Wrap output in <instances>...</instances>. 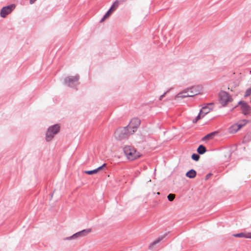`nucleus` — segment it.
<instances>
[{
	"label": "nucleus",
	"mask_w": 251,
	"mask_h": 251,
	"mask_svg": "<svg viewBox=\"0 0 251 251\" xmlns=\"http://www.w3.org/2000/svg\"><path fill=\"white\" fill-rule=\"evenodd\" d=\"M123 151L127 159L130 160L137 159L142 156L139 151L131 146H124Z\"/></svg>",
	"instance_id": "f257e3e1"
},
{
	"label": "nucleus",
	"mask_w": 251,
	"mask_h": 251,
	"mask_svg": "<svg viewBox=\"0 0 251 251\" xmlns=\"http://www.w3.org/2000/svg\"><path fill=\"white\" fill-rule=\"evenodd\" d=\"M201 87L200 86H194L187 88L179 93L180 98H184L187 97H193L195 95L200 94L201 91Z\"/></svg>",
	"instance_id": "f03ea898"
},
{
	"label": "nucleus",
	"mask_w": 251,
	"mask_h": 251,
	"mask_svg": "<svg viewBox=\"0 0 251 251\" xmlns=\"http://www.w3.org/2000/svg\"><path fill=\"white\" fill-rule=\"evenodd\" d=\"M132 134L126 127L120 128L117 129L114 133V137L116 140H122L126 139Z\"/></svg>",
	"instance_id": "7ed1b4c3"
},
{
	"label": "nucleus",
	"mask_w": 251,
	"mask_h": 251,
	"mask_svg": "<svg viewBox=\"0 0 251 251\" xmlns=\"http://www.w3.org/2000/svg\"><path fill=\"white\" fill-rule=\"evenodd\" d=\"M59 130L60 126L58 125H55L50 126L46 133V141L48 142L51 141L53 138L54 135L59 132Z\"/></svg>",
	"instance_id": "20e7f679"
},
{
	"label": "nucleus",
	"mask_w": 251,
	"mask_h": 251,
	"mask_svg": "<svg viewBox=\"0 0 251 251\" xmlns=\"http://www.w3.org/2000/svg\"><path fill=\"white\" fill-rule=\"evenodd\" d=\"M219 100L220 103L223 106H225L229 102L232 101L231 96L225 91H221L219 95Z\"/></svg>",
	"instance_id": "39448f33"
},
{
	"label": "nucleus",
	"mask_w": 251,
	"mask_h": 251,
	"mask_svg": "<svg viewBox=\"0 0 251 251\" xmlns=\"http://www.w3.org/2000/svg\"><path fill=\"white\" fill-rule=\"evenodd\" d=\"M140 124V120L137 118L132 119L126 126L130 133L133 134L139 127Z\"/></svg>",
	"instance_id": "423d86ee"
},
{
	"label": "nucleus",
	"mask_w": 251,
	"mask_h": 251,
	"mask_svg": "<svg viewBox=\"0 0 251 251\" xmlns=\"http://www.w3.org/2000/svg\"><path fill=\"white\" fill-rule=\"evenodd\" d=\"M15 8V5L14 4H11L2 7L0 12L1 17L5 18L8 15L12 12Z\"/></svg>",
	"instance_id": "0eeeda50"
},
{
	"label": "nucleus",
	"mask_w": 251,
	"mask_h": 251,
	"mask_svg": "<svg viewBox=\"0 0 251 251\" xmlns=\"http://www.w3.org/2000/svg\"><path fill=\"white\" fill-rule=\"evenodd\" d=\"M247 122L246 120H242L240 121L238 123L234 124L231 126L229 129V132L231 133H235L241 128L247 124Z\"/></svg>",
	"instance_id": "6e6552de"
},
{
	"label": "nucleus",
	"mask_w": 251,
	"mask_h": 251,
	"mask_svg": "<svg viewBox=\"0 0 251 251\" xmlns=\"http://www.w3.org/2000/svg\"><path fill=\"white\" fill-rule=\"evenodd\" d=\"M118 6V2L117 1H115L112 5L111 6L108 11L105 14V15L103 16L101 19L100 21V23L103 22L105 20L108 19L112 13L117 9Z\"/></svg>",
	"instance_id": "1a4fd4ad"
},
{
	"label": "nucleus",
	"mask_w": 251,
	"mask_h": 251,
	"mask_svg": "<svg viewBox=\"0 0 251 251\" xmlns=\"http://www.w3.org/2000/svg\"><path fill=\"white\" fill-rule=\"evenodd\" d=\"M211 111L210 108L209 106H206L202 108L200 112L199 115L197 117L196 121H193L194 123L197 122L200 119L203 118L204 116L207 113H209Z\"/></svg>",
	"instance_id": "9d476101"
},
{
	"label": "nucleus",
	"mask_w": 251,
	"mask_h": 251,
	"mask_svg": "<svg viewBox=\"0 0 251 251\" xmlns=\"http://www.w3.org/2000/svg\"><path fill=\"white\" fill-rule=\"evenodd\" d=\"M78 78V75L69 76L65 78V81L68 86H71L74 82L77 81Z\"/></svg>",
	"instance_id": "9b49d317"
},
{
	"label": "nucleus",
	"mask_w": 251,
	"mask_h": 251,
	"mask_svg": "<svg viewBox=\"0 0 251 251\" xmlns=\"http://www.w3.org/2000/svg\"><path fill=\"white\" fill-rule=\"evenodd\" d=\"M239 105L241 106V108L243 111V113L246 115L250 111V107L245 102L241 101L239 103Z\"/></svg>",
	"instance_id": "f8f14e48"
},
{
	"label": "nucleus",
	"mask_w": 251,
	"mask_h": 251,
	"mask_svg": "<svg viewBox=\"0 0 251 251\" xmlns=\"http://www.w3.org/2000/svg\"><path fill=\"white\" fill-rule=\"evenodd\" d=\"M106 164H103L102 166L98 167V168H97L96 169H94V170H92V171H85L84 173L85 174H86L87 175H93V174H97L98 172H99L100 171H101L102 170V169L105 166H106Z\"/></svg>",
	"instance_id": "ddd939ff"
},
{
	"label": "nucleus",
	"mask_w": 251,
	"mask_h": 251,
	"mask_svg": "<svg viewBox=\"0 0 251 251\" xmlns=\"http://www.w3.org/2000/svg\"><path fill=\"white\" fill-rule=\"evenodd\" d=\"M233 236L239 238L251 239V232H242L233 235Z\"/></svg>",
	"instance_id": "4468645a"
},
{
	"label": "nucleus",
	"mask_w": 251,
	"mask_h": 251,
	"mask_svg": "<svg viewBox=\"0 0 251 251\" xmlns=\"http://www.w3.org/2000/svg\"><path fill=\"white\" fill-rule=\"evenodd\" d=\"M92 231L91 228H87L77 232L79 237L84 236Z\"/></svg>",
	"instance_id": "2eb2a0df"
},
{
	"label": "nucleus",
	"mask_w": 251,
	"mask_h": 251,
	"mask_svg": "<svg viewBox=\"0 0 251 251\" xmlns=\"http://www.w3.org/2000/svg\"><path fill=\"white\" fill-rule=\"evenodd\" d=\"M196 172L194 170L192 169L186 173V176L190 178H194L196 177Z\"/></svg>",
	"instance_id": "dca6fc26"
},
{
	"label": "nucleus",
	"mask_w": 251,
	"mask_h": 251,
	"mask_svg": "<svg viewBox=\"0 0 251 251\" xmlns=\"http://www.w3.org/2000/svg\"><path fill=\"white\" fill-rule=\"evenodd\" d=\"M206 148L203 145H200L197 149V151L199 152V153L201 154L205 153L206 152Z\"/></svg>",
	"instance_id": "f3484780"
},
{
	"label": "nucleus",
	"mask_w": 251,
	"mask_h": 251,
	"mask_svg": "<svg viewBox=\"0 0 251 251\" xmlns=\"http://www.w3.org/2000/svg\"><path fill=\"white\" fill-rule=\"evenodd\" d=\"M162 239H163V237H161L158 238V239H157L156 240L154 241L153 242H152L151 244V245L150 246V248L152 249L154 245L159 243L162 240Z\"/></svg>",
	"instance_id": "a211bd4d"
},
{
	"label": "nucleus",
	"mask_w": 251,
	"mask_h": 251,
	"mask_svg": "<svg viewBox=\"0 0 251 251\" xmlns=\"http://www.w3.org/2000/svg\"><path fill=\"white\" fill-rule=\"evenodd\" d=\"M214 135V134L213 133L208 134L207 135L205 136L204 137H203L202 140L205 141L207 140H210L213 138Z\"/></svg>",
	"instance_id": "6ab92c4d"
},
{
	"label": "nucleus",
	"mask_w": 251,
	"mask_h": 251,
	"mask_svg": "<svg viewBox=\"0 0 251 251\" xmlns=\"http://www.w3.org/2000/svg\"><path fill=\"white\" fill-rule=\"evenodd\" d=\"M78 235L77 234V233L74 234V235H73L72 236H70V237H67L66 238V240H72V239H76L77 238H78Z\"/></svg>",
	"instance_id": "aec40b11"
},
{
	"label": "nucleus",
	"mask_w": 251,
	"mask_h": 251,
	"mask_svg": "<svg viewBox=\"0 0 251 251\" xmlns=\"http://www.w3.org/2000/svg\"><path fill=\"white\" fill-rule=\"evenodd\" d=\"M168 199L169 200V201H173L175 198V194H170L168 196Z\"/></svg>",
	"instance_id": "412c9836"
},
{
	"label": "nucleus",
	"mask_w": 251,
	"mask_h": 251,
	"mask_svg": "<svg viewBox=\"0 0 251 251\" xmlns=\"http://www.w3.org/2000/svg\"><path fill=\"white\" fill-rule=\"evenodd\" d=\"M192 158L195 161H198L200 158V156L197 154L194 153L192 155Z\"/></svg>",
	"instance_id": "4be33fe9"
},
{
	"label": "nucleus",
	"mask_w": 251,
	"mask_h": 251,
	"mask_svg": "<svg viewBox=\"0 0 251 251\" xmlns=\"http://www.w3.org/2000/svg\"><path fill=\"white\" fill-rule=\"evenodd\" d=\"M251 95V87L247 90V91H246L245 94V97H248Z\"/></svg>",
	"instance_id": "5701e85b"
},
{
	"label": "nucleus",
	"mask_w": 251,
	"mask_h": 251,
	"mask_svg": "<svg viewBox=\"0 0 251 251\" xmlns=\"http://www.w3.org/2000/svg\"><path fill=\"white\" fill-rule=\"evenodd\" d=\"M37 0H29L30 4H33Z\"/></svg>",
	"instance_id": "b1692460"
},
{
	"label": "nucleus",
	"mask_w": 251,
	"mask_h": 251,
	"mask_svg": "<svg viewBox=\"0 0 251 251\" xmlns=\"http://www.w3.org/2000/svg\"><path fill=\"white\" fill-rule=\"evenodd\" d=\"M166 93H164L163 95H161L160 97V100H161L162 98L165 96Z\"/></svg>",
	"instance_id": "393cba45"
},
{
	"label": "nucleus",
	"mask_w": 251,
	"mask_h": 251,
	"mask_svg": "<svg viewBox=\"0 0 251 251\" xmlns=\"http://www.w3.org/2000/svg\"><path fill=\"white\" fill-rule=\"evenodd\" d=\"M209 176H210V174H209V176H208V175L206 176V178H207L208 177H209Z\"/></svg>",
	"instance_id": "a878e982"
},
{
	"label": "nucleus",
	"mask_w": 251,
	"mask_h": 251,
	"mask_svg": "<svg viewBox=\"0 0 251 251\" xmlns=\"http://www.w3.org/2000/svg\"><path fill=\"white\" fill-rule=\"evenodd\" d=\"M209 176H210V174H209V176H208V175L206 176V178H207L208 177H209Z\"/></svg>",
	"instance_id": "bb28decb"
},
{
	"label": "nucleus",
	"mask_w": 251,
	"mask_h": 251,
	"mask_svg": "<svg viewBox=\"0 0 251 251\" xmlns=\"http://www.w3.org/2000/svg\"><path fill=\"white\" fill-rule=\"evenodd\" d=\"M209 176H210V174H209V176H208V175L206 176V178H207L208 177H209Z\"/></svg>",
	"instance_id": "cd10ccee"
},
{
	"label": "nucleus",
	"mask_w": 251,
	"mask_h": 251,
	"mask_svg": "<svg viewBox=\"0 0 251 251\" xmlns=\"http://www.w3.org/2000/svg\"><path fill=\"white\" fill-rule=\"evenodd\" d=\"M238 85H239V83H237V84H236V86H238Z\"/></svg>",
	"instance_id": "c85d7f7f"
}]
</instances>
